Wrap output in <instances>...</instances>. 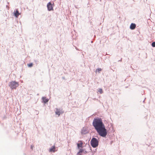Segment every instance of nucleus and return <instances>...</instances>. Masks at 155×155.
Returning <instances> with one entry per match:
<instances>
[{
  "label": "nucleus",
  "mask_w": 155,
  "mask_h": 155,
  "mask_svg": "<svg viewBox=\"0 0 155 155\" xmlns=\"http://www.w3.org/2000/svg\"><path fill=\"white\" fill-rule=\"evenodd\" d=\"M136 27V25L134 23H131L130 26V28L131 30L135 29Z\"/></svg>",
  "instance_id": "obj_9"
},
{
  "label": "nucleus",
  "mask_w": 155,
  "mask_h": 155,
  "mask_svg": "<svg viewBox=\"0 0 155 155\" xmlns=\"http://www.w3.org/2000/svg\"><path fill=\"white\" fill-rule=\"evenodd\" d=\"M19 86L18 83L15 81H12L10 82L9 85V87L12 89H16Z\"/></svg>",
  "instance_id": "obj_2"
},
{
  "label": "nucleus",
  "mask_w": 155,
  "mask_h": 155,
  "mask_svg": "<svg viewBox=\"0 0 155 155\" xmlns=\"http://www.w3.org/2000/svg\"><path fill=\"white\" fill-rule=\"evenodd\" d=\"M91 143L92 146L95 148L98 146V141L94 137L91 139Z\"/></svg>",
  "instance_id": "obj_3"
},
{
  "label": "nucleus",
  "mask_w": 155,
  "mask_h": 155,
  "mask_svg": "<svg viewBox=\"0 0 155 155\" xmlns=\"http://www.w3.org/2000/svg\"><path fill=\"white\" fill-rule=\"evenodd\" d=\"M42 99L43 100V101L45 103H46L48 101V99H47L46 97H43L42 98Z\"/></svg>",
  "instance_id": "obj_11"
},
{
  "label": "nucleus",
  "mask_w": 155,
  "mask_h": 155,
  "mask_svg": "<svg viewBox=\"0 0 155 155\" xmlns=\"http://www.w3.org/2000/svg\"><path fill=\"white\" fill-rule=\"evenodd\" d=\"M33 65L32 63H30L28 64V66L29 67H31Z\"/></svg>",
  "instance_id": "obj_14"
},
{
  "label": "nucleus",
  "mask_w": 155,
  "mask_h": 155,
  "mask_svg": "<svg viewBox=\"0 0 155 155\" xmlns=\"http://www.w3.org/2000/svg\"><path fill=\"white\" fill-rule=\"evenodd\" d=\"M48 10L49 11L53 10V6L51 2L48 3L47 5Z\"/></svg>",
  "instance_id": "obj_5"
},
{
  "label": "nucleus",
  "mask_w": 155,
  "mask_h": 155,
  "mask_svg": "<svg viewBox=\"0 0 155 155\" xmlns=\"http://www.w3.org/2000/svg\"><path fill=\"white\" fill-rule=\"evenodd\" d=\"M102 70V69L100 68L97 69L95 71V72L96 73H97V72H98L99 73H100V72Z\"/></svg>",
  "instance_id": "obj_12"
},
{
  "label": "nucleus",
  "mask_w": 155,
  "mask_h": 155,
  "mask_svg": "<svg viewBox=\"0 0 155 155\" xmlns=\"http://www.w3.org/2000/svg\"><path fill=\"white\" fill-rule=\"evenodd\" d=\"M57 150L56 149V147L54 146H52L51 148L49 149V151L51 152H54L56 151Z\"/></svg>",
  "instance_id": "obj_7"
},
{
  "label": "nucleus",
  "mask_w": 155,
  "mask_h": 155,
  "mask_svg": "<svg viewBox=\"0 0 155 155\" xmlns=\"http://www.w3.org/2000/svg\"><path fill=\"white\" fill-rule=\"evenodd\" d=\"M99 92L100 94H102L103 92L102 90L101 89H99L98 91Z\"/></svg>",
  "instance_id": "obj_13"
},
{
  "label": "nucleus",
  "mask_w": 155,
  "mask_h": 155,
  "mask_svg": "<svg viewBox=\"0 0 155 155\" xmlns=\"http://www.w3.org/2000/svg\"><path fill=\"white\" fill-rule=\"evenodd\" d=\"M152 46L153 47H155V42H153L152 43Z\"/></svg>",
  "instance_id": "obj_15"
},
{
  "label": "nucleus",
  "mask_w": 155,
  "mask_h": 155,
  "mask_svg": "<svg viewBox=\"0 0 155 155\" xmlns=\"http://www.w3.org/2000/svg\"><path fill=\"white\" fill-rule=\"evenodd\" d=\"M83 145V143L82 141L80 140L78 141L77 143V146L78 148L80 147H82Z\"/></svg>",
  "instance_id": "obj_8"
},
{
  "label": "nucleus",
  "mask_w": 155,
  "mask_h": 155,
  "mask_svg": "<svg viewBox=\"0 0 155 155\" xmlns=\"http://www.w3.org/2000/svg\"><path fill=\"white\" fill-rule=\"evenodd\" d=\"M55 113L56 114L58 115V116H60L61 114L63 113L61 110L58 108L56 109Z\"/></svg>",
  "instance_id": "obj_6"
},
{
  "label": "nucleus",
  "mask_w": 155,
  "mask_h": 155,
  "mask_svg": "<svg viewBox=\"0 0 155 155\" xmlns=\"http://www.w3.org/2000/svg\"><path fill=\"white\" fill-rule=\"evenodd\" d=\"M20 15V14L19 13L18 11V9H17L16 11V12L14 13V15L15 16L18 17V16Z\"/></svg>",
  "instance_id": "obj_10"
},
{
  "label": "nucleus",
  "mask_w": 155,
  "mask_h": 155,
  "mask_svg": "<svg viewBox=\"0 0 155 155\" xmlns=\"http://www.w3.org/2000/svg\"><path fill=\"white\" fill-rule=\"evenodd\" d=\"M92 124L99 135L103 137L106 136L107 134V130L101 118L97 117L94 119Z\"/></svg>",
  "instance_id": "obj_1"
},
{
  "label": "nucleus",
  "mask_w": 155,
  "mask_h": 155,
  "mask_svg": "<svg viewBox=\"0 0 155 155\" xmlns=\"http://www.w3.org/2000/svg\"><path fill=\"white\" fill-rule=\"evenodd\" d=\"M83 149H81L80 150V151L78 153V155H93V153L92 152H88L85 153Z\"/></svg>",
  "instance_id": "obj_4"
}]
</instances>
